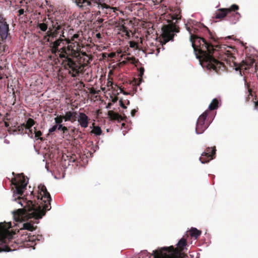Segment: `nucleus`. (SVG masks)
<instances>
[{
  "label": "nucleus",
  "instance_id": "f257e3e1",
  "mask_svg": "<svg viewBox=\"0 0 258 258\" xmlns=\"http://www.w3.org/2000/svg\"><path fill=\"white\" fill-rule=\"evenodd\" d=\"M196 57L199 59L201 64L205 63L209 69H213L217 73L220 74V71H224L225 66L223 61L230 66L231 62L235 67V70L239 71L241 76L242 72L249 73L250 69L254 64V71H258V59L252 55L247 56L245 60H243L239 64H236L234 61L235 57L232 55L230 51L221 52L219 49H194Z\"/></svg>",
  "mask_w": 258,
  "mask_h": 258
},
{
  "label": "nucleus",
  "instance_id": "f03ea898",
  "mask_svg": "<svg viewBox=\"0 0 258 258\" xmlns=\"http://www.w3.org/2000/svg\"><path fill=\"white\" fill-rule=\"evenodd\" d=\"M38 188L39 192L37 199L39 200V204L24 198L19 197L17 200L23 208L18 209L14 212V217L16 221L28 220L32 218L38 220L45 215L46 211L51 209V199L46 186L40 184Z\"/></svg>",
  "mask_w": 258,
  "mask_h": 258
},
{
  "label": "nucleus",
  "instance_id": "7ed1b4c3",
  "mask_svg": "<svg viewBox=\"0 0 258 258\" xmlns=\"http://www.w3.org/2000/svg\"><path fill=\"white\" fill-rule=\"evenodd\" d=\"M52 53L59 55L62 64L68 74L75 77L89 63L90 57L81 49H50Z\"/></svg>",
  "mask_w": 258,
  "mask_h": 258
},
{
  "label": "nucleus",
  "instance_id": "20e7f679",
  "mask_svg": "<svg viewBox=\"0 0 258 258\" xmlns=\"http://www.w3.org/2000/svg\"><path fill=\"white\" fill-rule=\"evenodd\" d=\"M185 26L190 34V41L193 48H198L201 46H204L206 48L219 47L217 39L203 24L190 19Z\"/></svg>",
  "mask_w": 258,
  "mask_h": 258
},
{
  "label": "nucleus",
  "instance_id": "39448f33",
  "mask_svg": "<svg viewBox=\"0 0 258 258\" xmlns=\"http://www.w3.org/2000/svg\"><path fill=\"white\" fill-rule=\"evenodd\" d=\"M188 235L183 236L177 243L176 247L171 245L153 250V258H183L186 255L181 252L186 250Z\"/></svg>",
  "mask_w": 258,
  "mask_h": 258
},
{
  "label": "nucleus",
  "instance_id": "423d86ee",
  "mask_svg": "<svg viewBox=\"0 0 258 258\" xmlns=\"http://www.w3.org/2000/svg\"><path fill=\"white\" fill-rule=\"evenodd\" d=\"M76 5L83 10H88L90 8L96 7L98 9L108 8L105 4H102L100 0H74Z\"/></svg>",
  "mask_w": 258,
  "mask_h": 258
},
{
  "label": "nucleus",
  "instance_id": "0eeeda50",
  "mask_svg": "<svg viewBox=\"0 0 258 258\" xmlns=\"http://www.w3.org/2000/svg\"><path fill=\"white\" fill-rule=\"evenodd\" d=\"M27 178L23 173L18 174L17 177L12 179V184L15 186L16 193L22 196L28 183Z\"/></svg>",
  "mask_w": 258,
  "mask_h": 258
},
{
  "label": "nucleus",
  "instance_id": "6e6552de",
  "mask_svg": "<svg viewBox=\"0 0 258 258\" xmlns=\"http://www.w3.org/2000/svg\"><path fill=\"white\" fill-rule=\"evenodd\" d=\"M162 35L163 37V43L173 40L174 35L179 32L175 26L170 24L164 25L162 28Z\"/></svg>",
  "mask_w": 258,
  "mask_h": 258
},
{
  "label": "nucleus",
  "instance_id": "1a4fd4ad",
  "mask_svg": "<svg viewBox=\"0 0 258 258\" xmlns=\"http://www.w3.org/2000/svg\"><path fill=\"white\" fill-rule=\"evenodd\" d=\"M9 25L7 23L6 20L2 15H0V48H6L5 45H2L4 42H6L9 34Z\"/></svg>",
  "mask_w": 258,
  "mask_h": 258
},
{
  "label": "nucleus",
  "instance_id": "9d476101",
  "mask_svg": "<svg viewBox=\"0 0 258 258\" xmlns=\"http://www.w3.org/2000/svg\"><path fill=\"white\" fill-rule=\"evenodd\" d=\"M209 113V110H206L199 116L197 122L196 128V133L198 134H202L209 126L210 123L206 120Z\"/></svg>",
  "mask_w": 258,
  "mask_h": 258
},
{
  "label": "nucleus",
  "instance_id": "9b49d317",
  "mask_svg": "<svg viewBox=\"0 0 258 258\" xmlns=\"http://www.w3.org/2000/svg\"><path fill=\"white\" fill-rule=\"evenodd\" d=\"M216 149L214 146L212 148L207 147L205 151L202 154L200 160L202 163H207L210 161L215 158Z\"/></svg>",
  "mask_w": 258,
  "mask_h": 258
},
{
  "label": "nucleus",
  "instance_id": "f8f14e48",
  "mask_svg": "<svg viewBox=\"0 0 258 258\" xmlns=\"http://www.w3.org/2000/svg\"><path fill=\"white\" fill-rule=\"evenodd\" d=\"M12 235L9 233L6 226L3 223H0V240L5 243L11 239Z\"/></svg>",
  "mask_w": 258,
  "mask_h": 258
},
{
  "label": "nucleus",
  "instance_id": "ddd939ff",
  "mask_svg": "<svg viewBox=\"0 0 258 258\" xmlns=\"http://www.w3.org/2000/svg\"><path fill=\"white\" fill-rule=\"evenodd\" d=\"M78 121L82 127L86 128L88 126L89 118L88 116L83 112H79Z\"/></svg>",
  "mask_w": 258,
  "mask_h": 258
},
{
  "label": "nucleus",
  "instance_id": "4468645a",
  "mask_svg": "<svg viewBox=\"0 0 258 258\" xmlns=\"http://www.w3.org/2000/svg\"><path fill=\"white\" fill-rule=\"evenodd\" d=\"M122 115H120L117 113H115L112 110H109L108 112V115L112 120L121 121L125 120L126 117L123 112H121Z\"/></svg>",
  "mask_w": 258,
  "mask_h": 258
},
{
  "label": "nucleus",
  "instance_id": "2eb2a0df",
  "mask_svg": "<svg viewBox=\"0 0 258 258\" xmlns=\"http://www.w3.org/2000/svg\"><path fill=\"white\" fill-rule=\"evenodd\" d=\"M64 117V120L70 121L72 122L76 121L77 119L78 113L77 111H67L65 115H63Z\"/></svg>",
  "mask_w": 258,
  "mask_h": 258
},
{
  "label": "nucleus",
  "instance_id": "dca6fc26",
  "mask_svg": "<svg viewBox=\"0 0 258 258\" xmlns=\"http://www.w3.org/2000/svg\"><path fill=\"white\" fill-rule=\"evenodd\" d=\"M240 17V14L238 12H232L231 14L229 13L227 19L230 24H235L239 21Z\"/></svg>",
  "mask_w": 258,
  "mask_h": 258
},
{
  "label": "nucleus",
  "instance_id": "f3484780",
  "mask_svg": "<svg viewBox=\"0 0 258 258\" xmlns=\"http://www.w3.org/2000/svg\"><path fill=\"white\" fill-rule=\"evenodd\" d=\"M248 92L249 94L248 97L246 99V101L248 102L249 101L250 97L252 98V101L254 103V108L256 109H258V99H257V97L255 94V92H253L251 89H248Z\"/></svg>",
  "mask_w": 258,
  "mask_h": 258
},
{
  "label": "nucleus",
  "instance_id": "a211bd4d",
  "mask_svg": "<svg viewBox=\"0 0 258 258\" xmlns=\"http://www.w3.org/2000/svg\"><path fill=\"white\" fill-rule=\"evenodd\" d=\"M219 12L216 13L215 18L216 19H221L224 18L226 15H229L231 13L230 9H220Z\"/></svg>",
  "mask_w": 258,
  "mask_h": 258
},
{
  "label": "nucleus",
  "instance_id": "6ab92c4d",
  "mask_svg": "<svg viewBox=\"0 0 258 258\" xmlns=\"http://www.w3.org/2000/svg\"><path fill=\"white\" fill-rule=\"evenodd\" d=\"M139 76H140V79H139V80L138 81L137 79H134L133 80V81H132V84L133 86H139L140 84H141V82L142 81V77H143V75H144V72H145V69L143 67H140L139 69Z\"/></svg>",
  "mask_w": 258,
  "mask_h": 258
},
{
  "label": "nucleus",
  "instance_id": "aec40b11",
  "mask_svg": "<svg viewBox=\"0 0 258 258\" xmlns=\"http://www.w3.org/2000/svg\"><path fill=\"white\" fill-rule=\"evenodd\" d=\"M189 235L195 239H197L201 234L202 232L196 228H191L188 231Z\"/></svg>",
  "mask_w": 258,
  "mask_h": 258
},
{
  "label": "nucleus",
  "instance_id": "412c9836",
  "mask_svg": "<svg viewBox=\"0 0 258 258\" xmlns=\"http://www.w3.org/2000/svg\"><path fill=\"white\" fill-rule=\"evenodd\" d=\"M22 236L23 237L22 239L26 241L34 242L36 239V236L28 235L27 233L25 235L23 234Z\"/></svg>",
  "mask_w": 258,
  "mask_h": 258
},
{
  "label": "nucleus",
  "instance_id": "4be33fe9",
  "mask_svg": "<svg viewBox=\"0 0 258 258\" xmlns=\"http://www.w3.org/2000/svg\"><path fill=\"white\" fill-rule=\"evenodd\" d=\"M35 229V228L33 226V225L29 222H27L23 224V227L21 229V232L23 230H28L30 231H33Z\"/></svg>",
  "mask_w": 258,
  "mask_h": 258
},
{
  "label": "nucleus",
  "instance_id": "5701e85b",
  "mask_svg": "<svg viewBox=\"0 0 258 258\" xmlns=\"http://www.w3.org/2000/svg\"><path fill=\"white\" fill-rule=\"evenodd\" d=\"M14 131L18 132V134L22 135H24L25 133H27V131H25V126L24 123L19 125Z\"/></svg>",
  "mask_w": 258,
  "mask_h": 258
},
{
  "label": "nucleus",
  "instance_id": "b1692460",
  "mask_svg": "<svg viewBox=\"0 0 258 258\" xmlns=\"http://www.w3.org/2000/svg\"><path fill=\"white\" fill-rule=\"evenodd\" d=\"M35 124L34 120L31 118H29L26 121V123L25 124V131H27V129H31L32 127Z\"/></svg>",
  "mask_w": 258,
  "mask_h": 258
},
{
  "label": "nucleus",
  "instance_id": "393cba45",
  "mask_svg": "<svg viewBox=\"0 0 258 258\" xmlns=\"http://www.w3.org/2000/svg\"><path fill=\"white\" fill-rule=\"evenodd\" d=\"M219 101L217 99H214L209 106L210 110H213L217 108L218 106Z\"/></svg>",
  "mask_w": 258,
  "mask_h": 258
},
{
  "label": "nucleus",
  "instance_id": "a878e982",
  "mask_svg": "<svg viewBox=\"0 0 258 258\" xmlns=\"http://www.w3.org/2000/svg\"><path fill=\"white\" fill-rule=\"evenodd\" d=\"M139 43H142V39L141 38H137V41H131L130 42V47L132 48L136 47V48H140L138 46Z\"/></svg>",
  "mask_w": 258,
  "mask_h": 258
},
{
  "label": "nucleus",
  "instance_id": "bb28decb",
  "mask_svg": "<svg viewBox=\"0 0 258 258\" xmlns=\"http://www.w3.org/2000/svg\"><path fill=\"white\" fill-rule=\"evenodd\" d=\"M34 132L35 134L34 138L36 140L39 139L41 141H43L44 139L43 138L41 137V136L42 135V133L40 131H37L36 128L35 127H34Z\"/></svg>",
  "mask_w": 258,
  "mask_h": 258
},
{
  "label": "nucleus",
  "instance_id": "cd10ccee",
  "mask_svg": "<svg viewBox=\"0 0 258 258\" xmlns=\"http://www.w3.org/2000/svg\"><path fill=\"white\" fill-rule=\"evenodd\" d=\"M102 130L98 126H94L91 133L95 134L96 136H100L102 134Z\"/></svg>",
  "mask_w": 258,
  "mask_h": 258
},
{
  "label": "nucleus",
  "instance_id": "c85d7f7f",
  "mask_svg": "<svg viewBox=\"0 0 258 258\" xmlns=\"http://www.w3.org/2000/svg\"><path fill=\"white\" fill-rule=\"evenodd\" d=\"M124 58L126 60H123L122 63H126L127 61H130L133 64H136L138 60L136 59L134 57H130L127 56L126 57H124Z\"/></svg>",
  "mask_w": 258,
  "mask_h": 258
},
{
  "label": "nucleus",
  "instance_id": "c756f323",
  "mask_svg": "<svg viewBox=\"0 0 258 258\" xmlns=\"http://www.w3.org/2000/svg\"><path fill=\"white\" fill-rule=\"evenodd\" d=\"M63 119L64 120V117L63 115H58L54 118L55 122L56 124H61L62 122Z\"/></svg>",
  "mask_w": 258,
  "mask_h": 258
},
{
  "label": "nucleus",
  "instance_id": "7c9ffc66",
  "mask_svg": "<svg viewBox=\"0 0 258 258\" xmlns=\"http://www.w3.org/2000/svg\"><path fill=\"white\" fill-rule=\"evenodd\" d=\"M26 12V11H25L23 9H20L18 11V16L20 17V18L23 19L24 17H26V15H24Z\"/></svg>",
  "mask_w": 258,
  "mask_h": 258
},
{
  "label": "nucleus",
  "instance_id": "2f4dec72",
  "mask_svg": "<svg viewBox=\"0 0 258 258\" xmlns=\"http://www.w3.org/2000/svg\"><path fill=\"white\" fill-rule=\"evenodd\" d=\"M38 27L42 31H46L47 29V25L45 23H39Z\"/></svg>",
  "mask_w": 258,
  "mask_h": 258
},
{
  "label": "nucleus",
  "instance_id": "473e14b6",
  "mask_svg": "<svg viewBox=\"0 0 258 258\" xmlns=\"http://www.w3.org/2000/svg\"><path fill=\"white\" fill-rule=\"evenodd\" d=\"M231 10V14L232 13V11H235V10H237L239 9V7L236 5H233L231 6V7L229 8Z\"/></svg>",
  "mask_w": 258,
  "mask_h": 258
},
{
  "label": "nucleus",
  "instance_id": "72a5a7b5",
  "mask_svg": "<svg viewBox=\"0 0 258 258\" xmlns=\"http://www.w3.org/2000/svg\"><path fill=\"white\" fill-rule=\"evenodd\" d=\"M57 127V124H55L53 126H52V127L49 129V133L51 134L52 133L55 132Z\"/></svg>",
  "mask_w": 258,
  "mask_h": 258
},
{
  "label": "nucleus",
  "instance_id": "f704fd0d",
  "mask_svg": "<svg viewBox=\"0 0 258 258\" xmlns=\"http://www.w3.org/2000/svg\"><path fill=\"white\" fill-rule=\"evenodd\" d=\"M28 136L31 138H33V130L32 128L31 129H27V133Z\"/></svg>",
  "mask_w": 258,
  "mask_h": 258
},
{
  "label": "nucleus",
  "instance_id": "c9c22d12",
  "mask_svg": "<svg viewBox=\"0 0 258 258\" xmlns=\"http://www.w3.org/2000/svg\"><path fill=\"white\" fill-rule=\"evenodd\" d=\"M68 128L67 126L63 127L62 130L61 131L62 132V133L63 135H67L68 132Z\"/></svg>",
  "mask_w": 258,
  "mask_h": 258
},
{
  "label": "nucleus",
  "instance_id": "e433bc0d",
  "mask_svg": "<svg viewBox=\"0 0 258 258\" xmlns=\"http://www.w3.org/2000/svg\"><path fill=\"white\" fill-rule=\"evenodd\" d=\"M119 105L123 108L124 109H126V106H125L123 101L122 100V99H120L119 101Z\"/></svg>",
  "mask_w": 258,
  "mask_h": 258
},
{
  "label": "nucleus",
  "instance_id": "4c0bfd02",
  "mask_svg": "<svg viewBox=\"0 0 258 258\" xmlns=\"http://www.w3.org/2000/svg\"><path fill=\"white\" fill-rule=\"evenodd\" d=\"M79 37V35L77 34H75L73 36V40L75 42L77 43V40L78 39Z\"/></svg>",
  "mask_w": 258,
  "mask_h": 258
},
{
  "label": "nucleus",
  "instance_id": "58836bf2",
  "mask_svg": "<svg viewBox=\"0 0 258 258\" xmlns=\"http://www.w3.org/2000/svg\"><path fill=\"white\" fill-rule=\"evenodd\" d=\"M144 52L146 53L147 52V50H150V51L148 52L150 53H153L154 51V49H141Z\"/></svg>",
  "mask_w": 258,
  "mask_h": 258
},
{
  "label": "nucleus",
  "instance_id": "ea45409f",
  "mask_svg": "<svg viewBox=\"0 0 258 258\" xmlns=\"http://www.w3.org/2000/svg\"><path fill=\"white\" fill-rule=\"evenodd\" d=\"M64 126H63V125L62 124H57V129L58 130H61L62 131V128H63V127H64Z\"/></svg>",
  "mask_w": 258,
  "mask_h": 258
},
{
  "label": "nucleus",
  "instance_id": "a19ab883",
  "mask_svg": "<svg viewBox=\"0 0 258 258\" xmlns=\"http://www.w3.org/2000/svg\"><path fill=\"white\" fill-rule=\"evenodd\" d=\"M137 112V110L135 109L132 110V111H131L132 116H134Z\"/></svg>",
  "mask_w": 258,
  "mask_h": 258
},
{
  "label": "nucleus",
  "instance_id": "79ce46f5",
  "mask_svg": "<svg viewBox=\"0 0 258 258\" xmlns=\"http://www.w3.org/2000/svg\"><path fill=\"white\" fill-rule=\"evenodd\" d=\"M111 105H112L111 103H108L106 107L107 109H109V108H110Z\"/></svg>",
  "mask_w": 258,
  "mask_h": 258
},
{
  "label": "nucleus",
  "instance_id": "37998d69",
  "mask_svg": "<svg viewBox=\"0 0 258 258\" xmlns=\"http://www.w3.org/2000/svg\"><path fill=\"white\" fill-rule=\"evenodd\" d=\"M117 100H118V98L116 97H114L113 99H112V101L113 103H115L117 101Z\"/></svg>",
  "mask_w": 258,
  "mask_h": 258
},
{
  "label": "nucleus",
  "instance_id": "c03bdc74",
  "mask_svg": "<svg viewBox=\"0 0 258 258\" xmlns=\"http://www.w3.org/2000/svg\"><path fill=\"white\" fill-rule=\"evenodd\" d=\"M5 125L6 127H8L9 126V123L7 121H5Z\"/></svg>",
  "mask_w": 258,
  "mask_h": 258
},
{
  "label": "nucleus",
  "instance_id": "a18cd8bd",
  "mask_svg": "<svg viewBox=\"0 0 258 258\" xmlns=\"http://www.w3.org/2000/svg\"><path fill=\"white\" fill-rule=\"evenodd\" d=\"M11 250V248L9 246H6L5 250L6 251H10Z\"/></svg>",
  "mask_w": 258,
  "mask_h": 258
},
{
  "label": "nucleus",
  "instance_id": "49530a36",
  "mask_svg": "<svg viewBox=\"0 0 258 258\" xmlns=\"http://www.w3.org/2000/svg\"><path fill=\"white\" fill-rule=\"evenodd\" d=\"M27 4H28V2H26V5L25 6L26 8V11L28 10V6Z\"/></svg>",
  "mask_w": 258,
  "mask_h": 258
},
{
  "label": "nucleus",
  "instance_id": "de8ad7c7",
  "mask_svg": "<svg viewBox=\"0 0 258 258\" xmlns=\"http://www.w3.org/2000/svg\"><path fill=\"white\" fill-rule=\"evenodd\" d=\"M115 55V54L114 53H111L110 54V57H114Z\"/></svg>",
  "mask_w": 258,
  "mask_h": 258
},
{
  "label": "nucleus",
  "instance_id": "09e8293b",
  "mask_svg": "<svg viewBox=\"0 0 258 258\" xmlns=\"http://www.w3.org/2000/svg\"><path fill=\"white\" fill-rule=\"evenodd\" d=\"M117 51L118 53H121L122 51H121V49H117Z\"/></svg>",
  "mask_w": 258,
  "mask_h": 258
},
{
  "label": "nucleus",
  "instance_id": "8fccbe9b",
  "mask_svg": "<svg viewBox=\"0 0 258 258\" xmlns=\"http://www.w3.org/2000/svg\"><path fill=\"white\" fill-rule=\"evenodd\" d=\"M75 128L74 127L73 129L72 130L71 133H75Z\"/></svg>",
  "mask_w": 258,
  "mask_h": 258
},
{
  "label": "nucleus",
  "instance_id": "3c124183",
  "mask_svg": "<svg viewBox=\"0 0 258 258\" xmlns=\"http://www.w3.org/2000/svg\"><path fill=\"white\" fill-rule=\"evenodd\" d=\"M100 33H98L96 34V36L98 37V38H100Z\"/></svg>",
  "mask_w": 258,
  "mask_h": 258
},
{
  "label": "nucleus",
  "instance_id": "603ef678",
  "mask_svg": "<svg viewBox=\"0 0 258 258\" xmlns=\"http://www.w3.org/2000/svg\"><path fill=\"white\" fill-rule=\"evenodd\" d=\"M231 36H229L227 37H225V39H231Z\"/></svg>",
  "mask_w": 258,
  "mask_h": 258
},
{
  "label": "nucleus",
  "instance_id": "864d4df0",
  "mask_svg": "<svg viewBox=\"0 0 258 258\" xmlns=\"http://www.w3.org/2000/svg\"><path fill=\"white\" fill-rule=\"evenodd\" d=\"M60 29V26H57V27L56 28V30H58Z\"/></svg>",
  "mask_w": 258,
  "mask_h": 258
},
{
  "label": "nucleus",
  "instance_id": "5fc2aeb1",
  "mask_svg": "<svg viewBox=\"0 0 258 258\" xmlns=\"http://www.w3.org/2000/svg\"><path fill=\"white\" fill-rule=\"evenodd\" d=\"M156 51H157L156 54L157 55V54H158V53L159 52V50H160V49H156Z\"/></svg>",
  "mask_w": 258,
  "mask_h": 258
},
{
  "label": "nucleus",
  "instance_id": "6e6d98bb",
  "mask_svg": "<svg viewBox=\"0 0 258 258\" xmlns=\"http://www.w3.org/2000/svg\"><path fill=\"white\" fill-rule=\"evenodd\" d=\"M126 104L127 105H129L130 104V101L128 100H126Z\"/></svg>",
  "mask_w": 258,
  "mask_h": 258
},
{
  "label": "nucleus",
  "instance_id": "4d7b16f0",
  "mask_svg": "<svg viewBox=\"0 0 258 258\" xmlns=\"http://www.w3.org/2000/svg\"><path fill=\"white\" fill-rule=\"evenodd\" d=\"M228 48H230V49L234 48V47H233V46H228Z\"/></svg>",
  "mask_w": 258,
  "mask_h": 258
},
{
  "label": "nucleus",
  "instance_id": "13d9d810",
  "mask_svg": "<svg viewBox=\"0 0 258 258\" xmlns=\"http://www.w3.org/2000/svg\"><path fill=\"white\" fill-rule=\"evenodd\" d=\"M122 93L123 94H128V93H127L126 92H125L124 91H122Z\"/></svg>",
  "mask_w": 258,
  "mask_h": 258
},
{
  "label": "nucleus",
  "instance_id": "bf43d9fd",
  "mask_svg": "<svg viewBox=\"0 0 258 258\" xmlns=\"http://www.w3.org/2000/svg\"><path fill=\"white\" fill-rule=\"evenodd\" d=\"M20 3L22 4L23 3V0L20 1Z\"/></svg>",
  "mask_w": 258,
  "mask_h": 258
},
{
  "label": "nucleus",
  "instance_id": "052dcab7",
  "mask_svg": "<svg viewBox=\"0 0 258 258\" xmlns=\"http://www.w3.org/2000/svg\"><path fill=\"white\" fill-rule=\"evenodd\" d=\"M240 42L241 43L242 46H244V44H243V42Z\"/></svg>",
  "mask_w": 258,
  "mask_h": 258
},
{
  "label": "nucleus",
  "instance_id": "680f3d73",
  "mask_svg": "<svg viewBox=\"0 0 258 258\" xmlns=\"http://www.w3.org/2000/svg\"><path fill=\"white\" fill-rule=\"evenodd\" d=\"M108 84L110 83V84H111H111H112V82H108Z\"/></svg>",
  "mask_w": 258,
  "mask_h": 258
},
{
  "label": "nucleus",
  "instance_id": "e2e57ef3",
  "mask_svg": "<svg viewBox=\"0 0 258 258\" xmlns=\"http://www.w3.org/2000/svg\"><path fill=\"white\" fill-rule=\"evenodd\" d=\"M51 48L54 49V48H56L54 47H52Z\"/></svg>",
  "mask_w": 258,
  "mask_h": 258
},
{
  "label": "nucleus",
  "instance_id": "0e129e2a",
  "mask_svg": "<svg viewBox=\"0 0 258 258\" xmlns=\"http://www.w3.org/2000/svg\"><path fill=\"white\" fill-rule=\"evenodd\" d=\"M61 48L64 49L66 48L65 47H62Z\"/></svg>",
  "mask_w": 258,
  "mask_h": 258
},
{
  "label": "nucleus",
  "instance_id": "69168bd1",
  "mask_svg": "<svg viewBox=\"0 0 258 258\" xmlns=\"http://www.w3.org/2000/svg\"><path fill=\"white\" fill-rule=\"evenodd\" d=\"M67 48H68V49L70 48V46H68Z\"/></svg>",
  "mask_w": 258,
  "mask_h": 258
},
{
  "label": "nucleus",
  "instance_id": "338daca9",
  "mask_svg": "<svg viewBox=\"0 0 258 258\" xmlns=\"http://www.w3.org/2000/svg\"><path fill=\"white\" fill-rule=\"evenodd\" d=\"M103 48L105 49V48H106V47H105V46H104V47H103Z\"/></svg>",
  "mask_w": 258,
  "mask_h": 258
},
{
  "label": "nucleus",
  "instance_id": "774afa93",
  "mask_svg": "<svg viewBox=\"0 0 258 258\" xmlns=\"http://www.w3.org/2000/svg\"><path fill=\"white\" fill-rule=\"evenodd\" d=\"M244 48H245V49H246V48H247V46H245Z\"/></svg>",
  "mask_w": 258,
  "mask_h": 258
}]
</instances>
